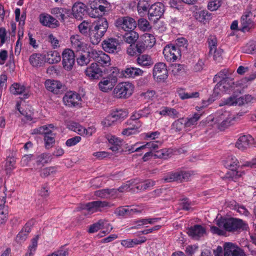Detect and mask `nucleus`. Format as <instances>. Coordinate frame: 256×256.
I'll return each instance as SVG.
<instances>
[{"mask_svg":"<svg viewBox=\"0 0 256 256\" xmlns=\"http://www.w3.org/2000/svg\"><path fill=\"white\" fill-rule=\"evenodd\" d=\"M108 27V24L105 18H102L93 22L90 32V40L92 44H96L100 41Z\"/></svg>","mask_w":256,"mask_h":256,"instance_id":"1","label":"nucleus"},{"mask_svg":"<svg viewBox=\"0 0 256 256\" xmlns=\"http://www.w3.org/2000/svg\"><path fill=\"white\" fill-rule=\"evenodd\" d=\"M54 126L53 124H50L48 126H43L32 130V134H44V146L46 149L52 148L55 143V138L56 134L54 132Z\"/></svg>","mask_w":256,"mask_h":256,"instance_id":"2","label":"nucleus"},{"mask_svg":"<svg viewBox=\"0 0 256 256\" xmlns=\"http://www.w3.org/2000/svg\"><path fill=\"white\" fill-rule=\"evenodd\" d=\"M216 224L220 228L230 232L244 230L246 227V225L242 220L234 218H221L216 220Z\"/></svg>","mask_w":256,"mask_h":256,"instance_id":"3","label":"nucleus"},{"mask_svg":"<svg viewBox=\"0 0 256 256\" xmlns=\"http://www.w3.org/2000/svg\"><path fill=\"white\" fill-rule=\"evenodd\" d=\"M110 73L102 78L98 84L100 90L104 92H108L114 89L118 82V70L116 68H112Z\"/></svg>","mask_w":256,"mask_h":256,"instance_id":"4","label":"nucleus"},{"mask_svg":"<svg viewBox=\"0 0 256 256\" xmlns=\"http://www.w3.org/2000/svg\"><path fill=\"white\" fill-rule=\"evenodd\" d=\"M134 88V85L130 82H120L114 88L112 94L118 98H128L133 94Z\"/></svg>","mask_w":256,"mask_h":256,"instance_id":"5","label":"nucleus"},{"mask_svg":"<svg viewBox=\"0 0 256 256\" xmlns=\"http://www.w3.org/2000/svg\"><path fill=\"white\" fill-rule=\"evenodd\" d=\"M88 53V56L102 66H108L111 64L110 56L102 51L92 49Z\"/></svg>","mask_w":256,"mask_h":256,"instance_id":"6","label":"nucleus"},{"mask_svg":"<svg viewBox=\"0 0 256 256\" xmlns=\"http://www.w3.org/2000/svg\"><path fill=\"white\" fill-rule=\"evenodd\" d=\"M81 101L80 96L72 91L66 92L63 98L64 104L70 108H80Z\"/></svg>","mask_w":256,"mask_h":256,"instance_id":"7","label":"nucleus"},{"mask_svg":"<svg viewBox=\"0 0 256 256\" xmlns=\"http://www.w3.org/2000/svg\"><path fill=\"white\" fill-rule=\"evenodd\" d=\"M111 204L106 201H94L82 204L80 210H86L90 214L100 212L104 208L110 207Z\"/></svg>","mask_w":256,"mask_h":256,"instance_id":"8","label":"nucleus"},{"mask_svg":"<svg viewBox=\"0 0 256 256\" xmlns=\"http://www.w3.org/2000/svg\"><path fill=\"white\" fill-rule=\"evenodd\" d=\"M115 26L118 28L124 31L130 32L134 30L136 26V20L130 16H122L116 19Z\"/></svg>","mask_w":256,"mask_h":256,"instance_id":"9","label":"nucleus"},{"mask_svg":"<svg viewBox=\"0 0 256 256\" xmlns=\"http://www.w3.org/2000/svg\"><path fill=\"white\" fill-rule=\"evenodd\" d=\"M193 174L192 171H180L174 172H170L167 174L163 178L165 182H172L174 181L187 180Z\"/></svg>","mask_w":256,"mask_h":256,"instance_id":"10","label":"nucleus"},{"mask_svg":"<svg viewBox=\"0 0 256 256\" xmlns=\"http://www.w3.org/2000/svg\"><path fill=\"white\" fill-rule=\"evenodd\" d=\"M256 16L251 12H246L241 18V26L242 32H248L255 26Z\"/></svg>","mask_w":256,"mask_h":256,"instance_id":"11","label":"nucleus"},{"mask_svg":"<svg viewBox=\"0 0 256 256\" xmlns=\"http://www.w3.org/2000/svg\"><path fill=\"white\" fill-rule=\"evenodd\" d=\"M62 56L64 68L66 71L71 70L75 62V56L73 50L68 48L65 49Z\"/></svg>","mask_w":256,"mask_h":256,"instance_id":"12","label":"nucleus"},{"mask_svg":"<svg viewBox=\"0 0 256 256\" xmlns=\"http://www.w3.org/2000/svg\"><path fill=\"white\" fill-rule=\"evenodd\" d=\"M152 74L158 81L161 82L166 80L168 76V72L166 64L163 62L156 64L153 68Z\"/></svg>","mask_w":256,"mask_h":256,"instance_id":"13","label":"nucleus"},{"mask_svg":"<svg viewBox=\"0 0 256 256\" xmlns=\"http://www.w3.org/2000/svg\"><path fill=\"white\" fill-rule=\"evenodd\" d=\"M163 54L168 62H174L180 57V50L174 46L168 45L164 48Z\"/></svg>","mask_w":256,"mask_h":256,"instance_id":"14","label":"nucleus"},{"mask_svg":"<svg viewBox=\"0 0 256 256\" xmlns=\"http://www.w3.org/2000/svg\"><path fill=\"white\" fill-rule=\"evenodd\" d=\"M242 115V112H240L237 114V116H236L229 112H225L221 115L220 118L222 120V121L219 125V128L220 130H224L232 125L233 122L238 118V116H240Z\"/></svg>","mask_w":256,"mask_h":256,"instance_id":"15","label":"nucleus"},{"mask_svg":"<svg viewBox=\"0 0 256 256\" xmlns=\"http://www.w3.org/2000/svg\"><path fill=\"white\" fill-rule=\"evenodd\" d=\"M224 249V256H246L242 250L232 242H226Z\"/></svg>","mask_w":256,"mask_h":256,"instance_id":"16","label":"nucleus"},{"mask_svg":"<svg viewBox=\"0 0 256 256\" xmlns=\"http://www.w3.org/2000/svg\"><path fill=\"white\" fill-rule=\"evenodd\" d=\"M72 48L76 51H84L86 49L87 44L84 38L79 34L72 35L70 38Z\"/></svg>","mask_w":256,"mask_h":256,"instance_id":"17","label":"nucleus"},{"mask_svg":"<svg viewBox=\"0 0 256 256\" xmlns=\"http://www.w3.org/2000/svg\"><path fill=\"white\" fill-rule=\"evenodd\" d=\"M164 11V6L162 4L158 2L152 5L148 10L149 20H152V18L156 17V19L154 20V21L155 22L162 15Z\"/></svg>","mask_w":256,"mask_h":256,"instance_id":"18","label":"nucleus"},{"mask_svg":"<svg viewBox=\"0 0 256 256\" xmlns=\"http://www.w3.org/2000/svg\"><path fill=\"white\" fill-rule=\"evenodd\" d=\"M109 4L104 0H102V4L98 5L96 8L93 5L92 6V10L90 12V16L92 18H98L102 16L108 9Z\"/></svg>","mask_w":256,"mask_h":256,"instance_id":"19","label":"nucleus"},{"mask_svg":"<svg viewBox=\"0 0 256 256\" xmlns=\"http://www.w3.org/2000/svg\"><path fill=\"white\" fill-rule=\"evenodd\" d=\"M162 144V142L159 140L152 141L146 142L144 145L134 148V147L138 144V143H136L132 146V152H139L142 150L148 148L150 150V152H154V153H156V151H158V149L161 147Z\"/></svg>","mask_w":256,"mask_h":256,"instance_id":"20","label":"nucleus"},{"mask_svg":"<svg viewBox=\"0 0 256 256\" xmlns=\"http://www.w3.org/2000/svg\"><path fill=\"white\" fill-rule=\"evenodd\" d=\"M86 75L92 80L98 79L102 74V71L96 62L92 63L85 71Z\"/></svg>","mask_w":256,"mask_h":256,"instance_id":"21","label":"nucleus"},{"mask_svg":"<svg viewBox=\"0 0 256 256\" xmlns=\"http://www.w3.org/2000/svg\"><path fill=\"white\" fill-rule=\"evenodd\" d=\"M40 24L44 26L50 28H55L58 26V22L50 15L47 14H42L39 16Z\"/></svg>","mask_w":256,"mask_h":256,"instance_id":"22","label":"nucleus"},{"mask_svg":"<svg viewBox=\"0 0 256 256\" xmlns=\"http://www.w3.org/2000/svg\"><path fill=\"white\" fill-rule=\"evenodd\" d=\"M6 194H0V224H4L8 219V208L5 205Z\"/></svg>","mask_w":256,"mask_h":256,"instance_id":"23","label":"nucleus"},{"mask_svg":"<svg viewBox=\"0 0 256 256\" xmlns=\"http://www.w3.org/2000/svg\"><path fill=\"white\" fill-rule=\"evenodd\" d=\"M44 85L48 90L54 94H59L62 86L60 81L50 79L46 80Z\"/></svg>","mask_w":256,"mask_h":256,"instance_id":"24","label":"nucleus"},{"mask_svg":"<svg viewBox=\"0 0 256 256\" xmlns=\"http://www.w3.org/2000/svg\"><path fill=\"white\" fill-rule=\"evenodd\" d=\"M188 234L194 239H198L206 234V229L202 226L196 224L188 230Z\"/></svg>","mask_w":256,"mask_h":256,"instance_id":"25","label":"nucleus"},{"mask_svg":"<svg viewBox=\"0 0 256 256\" xmlns=\"http://www.w3.org/2000/svg\"><path fill=\"white\" fill-rule=\"evenodd\" d=\"M52 158V155L49 153L41 154L36 158L35 164H34V168L37 170L42 167L45 164L50 162Z\"/></svg>","mask_w":256,"mask_h":256,"instance_id":"26","label":"nucleus"},{"mask_svg":"<svg viewBox=\"0 0 256 256\" xmlns=\"http://www.w3.org/2000/svg\"><path fill=\"white\" fill-rule=\"evenodd\" d=\"M252 140V138L250 135H244L238 138L236 143V146L241 150L248 148Z\"/></svg>","mask_w":256,"mask_h":256,"instance_id":"27","label":"nucleus"},{"mask_svg":"<svg viewBox=\"0 0 256 256\" xmlns=\"http://www.w3.org/2000/svg\"><path fill=\"white\" fill-rule=\"evenodd\" d=\"M106 138L109 144L111 145L110 146V149L113 152L118 150L122 145V140L114 136L108 135Z\"/></svg>","mask_w":256,"mask_h":256,"instance_id":"28","label":"nucleus"},{"mask_svg":"<svg viewBox=\"0 0 256 256\" xmlns=\"http://www.w3.org/2000/svg\"><path fill=\"white\" fill-rule=\"evenodd\" d=\"M86 10V5L80 2H76L72 8L74 16L77 19H80L84 14Z\"/></svg>","mask_w":256,"mask_h":256,"instance_id":"29","label":"nucleus"},{"mask_svg":"<svg viewBox=\"0 0 256 256\" xmlns=\"http://www.w3.org/2000/svg\"><path fill=\"white\" fill-rule=\"evenodd\" d=\"M118 46V41L116 38H109L105 40L102 44L104 50L108 52H114Z\"/></svg>","mask_w":256,"mask_h":256,"instance_id":"30","label":"nucleus"},{"mask_svg":"<svg viewBox=\"0 0 256 256\" xmlns=\"http://www.w3.org/2000/svg\"><path fill=\"white\" fill-rule=\"evenodd\" d=\"M158 113L164 116H168L170 118L175 119L180 116L179 112L174 108L168 106H164L161 108Z\"/></svg>","mask_w":256,"mask_h":256,"instance_id":"31","label":"nucleus"},{"mask_svg":"<svg viewBox=\"0 0 256 256\" xmlns=\"http://www.w3.org/2000/svg\"><path fill=\"white\" fill-rule=\"evenodd\" d=\"M202 114L198 113H194L192 116H189L184 118L185 128H194L198 124V120L200 119Z\"/></svg>","mask_w":256,"mask_h":256,"instance_id":"32","label":"nucleus"},{"mask_svg":"<svg viewBox=\"0 0 256 256\" xmlns=\"http://www.w3.org/2000/svg\"><path fill=\"white\" fill-rule=\"evenodd\" d=\"M136 62L139 66L148 68L151 67L154 63L151 56L146 54L139 55Z\"/></svg>","mask_w":256,"mask_h":256,"instance_id":"33","label":"nucleus"},{"mask_svg":"<svg viewBox=\"0 0 256 256\" xmlns=\"http://www.w3.org/2000/svg\"><path fill=\"white\" fill-rule=\"evenodd\" d=\"M123 75L128 78H135L136 77L142 76L144 71L140 68L130 67L126 68L123 71Z\"/></svg>","mask_w":256,"mask_h":256,"instance_id":"34","label":"nucleus"},{"mask_svg":"<svg viewBox=\"0 0 256 256\" xmlns=\"http://www.w3.org/2000/svg\"><path fill=\"white\" fill-rule=\"evenodd\" d=\"M10 92L14 95L24 94V98H26L28 97V94L26 92V88L24 86L18 83L12 84L10 87Z\"/></svg>","mask_w":256,"mask_h":256,"instance_id":"35","label":"nucleus"},{"mask_svg":"<svg viewBox=\"0 0 256 256\" xmlns=\"http://www.w3.org/2000/svg\"><path fill=\"white\" fill-rule=\"evenodd\" d=\"M44 56L40 54H34L29 58L30 64L34 67H41L44 64Z\"/></svg>","mask_w":256,"mask_h":256,"instance_id":"36","label":"nucleus"},{"mask_svg":"<svg viewBox=\"0 0 256 256\" xmlns=\"http://www.w3.org/2000/svg\"><path fill=\"white\" fill-rule=\"evenodd\" d=\"M44 60L48 64H56L60 61L61 56L56 50L50 51L44 55Z\"/></svg>","mask_w":256,"mask_h":256,"instance_id":"37","label":"nucleus"},{"mask_svg":"<svg viewBox=\"0 0 256 256\" xmlns=\"http://www.w3.org/2000/svg\"><path fill=\"white\" fill-rule=\"evenodd\" d=\"M144 51V46L140 42L130 44L127 49V53L130 56L140 54Z\"/></svg>","mask_w":256,"mask_h":256,"instance_id":"38","label":"nucleus"},{"mask_svg":"<svg viewBox=\"0 0 256 256\" xmlns=\"http://www.w3.org/2000/svg\"><path fill=\"white\" fill-rule=\"evenodd\" d=\"M238 161L236 156H228L224 160L223 164L224 166L230 170H235L238 166Z\"/></svg>","mask_w":256,"mask_h":256,"instance_id":"39","label":"nucleus"},{"mask_svg":"<svg viewBox=\"0 0 256 256\" xmlns=\"http://www.w3.org/2000/svg\"><path fill=\"white\" fill-rule=\"evenodd\" d=\"M243 99L238 96L232 95L227 98L224 99V104L229 106L242 105Z\"/></svg>","mask_w":256,"mask_h":256,"instance_id":"40","label":"nucleus"},{"mask_svg":"<svg viewBox=\"0 0 256 256\" xmlns=\"http://www.w3.org/2000/svg\"><path fill=\"white\" fill-rule=\"evenodd\" d=\"M115 189H103L94 192V196L101 198H110L116 193Z\"/></svg>","mask_w":256,"mask_h":256,"instance_id":"41","label":"nucleus"},{"mask_svg":"<svg viewBox=\"0 0 256 256\" xmlns=\"http://www.w3.org/2000/svg\"><path fill=\"white\" fill-rule=\"evenodd\" d=\"M110 114L116 122L126 118L128 116V112L124 109H114L111 111Z\"/></svg>","mask_w":256,"mask_h":256,"instance_id":"42","label":"nucleus"},{"mask_svg":"<svg viewBox=\"0 0 256 256\" xmlns=\"http://www.w3.org/2000/svg\"><path fill=\"white\" fill-rule=\"evenodd\" d=\"M22 101H20V102H18L16 105V110L20 113V114L22 116H24L26 120L27 121H32L33 120V112L30 110L28 109L27 108H26V110H24L23 108L22 107Z\"/></svg>","mask_w":256,"mask_h":256,"instance_id":"43","label":"nucleus"},{"mask_svg":"<svg viewBox=\"0 0 256 256\" xmlns=\"http://www.w3.org/2000/svg\"><path fill=\"white\" fill-rule=\"evenodd\" d=\"M132 124V126L124 129L122 132V134L125 136H129L138 134L139 132L138 130L141 126V124L138 122H134V124Z\"/></svg>","mask_w":256,"mask_h":256,"instance_id":"44","label":"nucleus"},{"mask_svg":"<svg viewBox=\"0 0 256 256\" xmlns=\"http://www.w3.org/2000/svg\"><path fill=\"white\" fill-rule=\"evenodd\" d=\"M244 174V172L240 170L236 171L234 170H231V171L226 174L224 177V179L228 180V182H236Z\"/></svg>","mask_w":256,"mask_h":256,"instance_id":"45","label":"nucleus"},{"mask_svg":"<svg viewBox=\"0 0 256 256\" xmlns=\"http://www.w3.org/2000/svg\"><path fill=\"white\" fill-rule=\"evenodd\" d=\"M93 22L88 20H84L78 26V28L80 32L84 34L88 33L90 36V32L91 28H92Z\"/></svg>","mask_w":256,"mask_h":256,"instance_id":"46","label":"nucleus"},{"mask_svg":"<svg viewBox=\"0 0 256 256\" xmlns=\"http://www.w3.org/2000/svg\"><path fill=\"white\" fill-rule=\"evenodd\" d=\"M144 42H140L144 46V50L147 48H152L156 43V39L154 35L146 33L143 36Z\"/></svg>","mask_w":256,"mask_h":256,"instance_id":"47","label":"nucleus"},{"mask_svg":"<svg viewBox=\"0 0 256 256\" xmlns=\"http://www.w3.org/2000/svg\"><path fill=\"white\" fill-rule=\"evenodd\" d=\"M16 158L14 156H8L6 160L4 170L7 174H10L16 168Z\"/></svg>","mask_w":256,"mask_h":256,"instance_id":"48","label":"nucleus"},{"mask_svg":"<svg viewBox=\"0 0 256 256\" xmlns=\"http://www.w3.org/2000/svg\"><path fill=\"white\" fill-rule=\"evenodd\" d=\"M230 207L234 209L240 214L248 216L249 214L248 210L243 206L237 204L235 201H232L230 202Z\"/></svg>","mask_w":256,"mask_h":256,"instance_id":"49","label":"nucleus"},{"mask_svg":"<svg viewBox=\"0 0 256 256\" xmlns=\"http://www.w3.org/2000/svg\"><path fill=\"white\" fill-rule=\"evenodd\" d=\"M66 127L69 130L74 131L78 134L81 135L83 126L79 123L74 121H70L66 123Z\"/></svg>","mask_w":256,"mask_h":256,"instance_id":"50","label":"nucleus"},{"mask_svg":"<svg viewBox=\"0 0 256 256\" xmlns=\"http://www.w3.org/2000/svg\"><path fill=\"white\" fill-rule=\"evenodd\" d=\"M195 16L200 22H204L212 18L211 14L206 10H200L196 12Z\"/></svg>","mask_w":256,"mask_h":256,"instance_id":"51","label":"nucleus"},{"mask_svg":"<svg viewBox=\"0 0 256 256\" xmlns=\"http://www.w3.org/2000/svg\"><path fill=\"white\" fill-rule=\"evenodd\" d=\"M106 224V221L105 220H99L98 222L90 226L88 232L89 233H94L97 232L100 229L104 228Z\"/></svg>","mask_w":256,"mask_h":256,"instance_id":"52","label":"nucleus"},{"mask_svg":"<svg viewBox=\"0 0 256 256\" xmlns=\"http://www.w3.org/2000/svg\"><path fill=\"white\" fill-rule=\"evenodd\" d=\"M38 238V236H36L32 240L31 244L28 248V250L26 254V256H34L37 248Z\"/></svg>","mask_w":256,"mask_h":256,"instance_id":"53","label":"nucleus"},{"mask_svg":"<svg viewBox=\"0 0 256 256\" xmlns=\"http://www.w3.org/2000/svg\"><path fill=\"white\" fill-rule=\"evenodd\" d=\"M172 150L170 148H163L154 153V158H167L172 154Z\"/></svg>","mask_w":256,"mask_h":256,"instance_id":"54","label":"nucleus"},{"mask_svg":"<svg viewBox=\"0 0 256 256\" xmlns=\"http://www.w3.org/2000/svg\"><path fill=\"white\" fill-rule=\"evenodd\" d=\"M178 94L182 100L196 98L199 96L198 92H185L182 90H180L178 91Z\"/></svg>","mask_w":256,"mask_h":256,"instance_id":"55","label":"nucleus"},{"mask_svg":"<svg viewBox=\"0 0 256 256\" xmlns=\"http://www.w3.org/2000/svg\"><path fill=\"white\" fill-rule=\"evenodd\" d=\"M154 184V181L152 180H148L144 182L138 184V186H136V188L139 190H142L150 188L152 187Z\"/></svg>","mask_w":256,"mask_h":256,"instance_id":"56","label":"nucleus"},{"mask_svg":"<svg viewBox=\"0 0 256 256\" xmlns=\"http://www.w3.org/2000/svg\"><path fill=\"white\" fill-rule=\"evenodd\" d=\"M160 219L161 218H142L137 222L138 226H143L148 224H153Z\"/></svg>","mask_w":256,"mask_h":256,"instance_id":"57","label":"nucleus"},{"mask_svg":"<svg viewBox=\"0 0 256 256\" xmlns=\"http://www.w3.org/2000/svg\"><path fill=\"white\" fill-rule=\"evenodd\" d=\"M172 127L176 132L181 131L183 128H185L184 118H180L175 120L172 124Z\"/></svg>","mask_w":256,"mask_h":256,"instance_id":"58","label":"nucleus"},{"mask_svg":"<svg viewBox=\"0 0 256 256\" xmlns=\"http://www.w3.org/2000/svg\"><path fill=\"white\" fill-rule=\"evenodd\" d=\"M138 34L132 30L130 31L129 33L126 34L124 36V40L128 44L134 43L138 38Z\"/></svg>","mask_w":256,"mask_h":256,"instance_id":"59","label":"nucleus"},{"mask_svg":"<svg viewBox=\"0 0 256 256\" xmlns=\"http://www.w3.org/2000/svg\"><path fill=\"white\" fill-rule=\"evenodd\" d=\"M150 6L148 0H140L138 5V11L139 14L147 12Z\"/></svg>","mask_w":256,"mask_h":256,"instance_id":"60","label":"nucleus"},{"mask_svg":"<svg viewBox=\"0 0 256 256\" xmlns=\"http://www.w3.org/2000/svg\"><path fill=\"white\" fill-rule=\"evenodd\" d=\"M56 167L49 166L42 170L40 176L42 178H46L49 176L54 174L56 172Z\"/></svg>","mask_w":256,"mask_h":256,"instance_id":"61","label":"nucleus"},{"mask_svg":"<svg viewBox=\"0 0 256 256\" xmlns=\"http://www.w3.org/2000/svg\"><path fill=\"white\" fill-rule=\"evenodd\" d=\"M64 10L61 8H54L52 10V14L55 15L59 20H64L65 14Z\"/></svg>","mask_w":256,"mask_h":256,"instance_id":"62","label":"nucleus"},{"mask_svg":"<svg viewBox=\"0 0 256 256\" xmlns=\"http://www.w3.org/2000/svg\"><path fill=\"white\" fill-rule=\"evenodd\" d=\"M226 90L220 81H218L214 89V95L216 96L226 92Z\"/></svg>","mask_w":256,"mask_h":256,"instance_id":"63","label":"nucleus"},{"mask_svg":"<svg viewBox=\"0 0 256 256\" xmlns=\"http://www.w3.org/2000/svg\"><path fill=\"white\" fill-rule=\"evenodd\" d=\"M138 26L142 31H146L151 28L149 22L144 18H140L138 20Z\"/></svg>","mask_w":256,"mask_h":256,"instance_id":"64","label":"nucleus"}]
</instances>
